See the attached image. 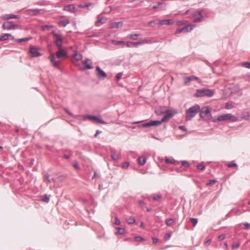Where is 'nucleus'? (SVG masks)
<instances>
[{
    "instance_id": "f257e3e1",
    "label": "nucleus",
    "mask_w": 250,
    "mask_h": 250,
    "mask_svg": "<svg viewBox=\"0 0 250 250\" xmlns=\"http://www.w3.org/2000/svg\"><path fill=\"white\" fill-rule=\"evenodd\" d=\"M176 112L175 111H168L161 121H151L149 122L145 123L142 125L143 127H149L151 126H157L163 122H166L169 120Z\"/></svg>"
},
{
    "instance_id": "f03ea898",
    "label": "nucleus",
    "mask_w": 250,
    "mask_h": 250,
    "mask_svg": "<svg viewBox=\"0 0 250 250\" xmlns=\"http://www.w3.org/2000/svg\"><path fill=\"white\" fill-rule=\"evenodd\" d=\"M200 111V107L198 104L189 108L186 112V120H191Z\"/></svg>"
},
{
    "instance_id": "7ed1b4c3",
    "label": "nucleus",
    "mask_w": 250,
    "mask_h": 250,
    "mask_svg": "<svg viewBox=\"0 0 250 250\" xmlns=\"http://www.w3.org/2000/svg\"><path fill=\"white\" fill-rule=\"evenodd\" d=\"M237 120L238 118L236 116L232 115L231 114L228 113L220 115L217 118H214L213 121L215 123L226 121L234 122L237 121Z\"/></svg>"
},
{
    "instance_id": "20e7f679",
    "label": "nucleus",
    "mask_w": 250,
    "mask_h": 250,
    "mask_svg": "<svg viewBox=\"0 0 250 250\" xmlns=\"http://www.w3.org/2000/svg\"><path fill=\"white\" fill-rule=\"evenodd\" d=\"M205 11H197L194 13H192L190 10H187L184 15H188L189 14H192V17L194 18L193 20L194 22H199L201 21L202 18L204 17V14L205 13Z\"/></svg>"
},
{
    "instance_id": "39448f33",
    "label": "nucleus",
    "mask_w": 250,
    "mask_h": 250,
    "mask_svg": "<svg viewBox=\"0 0 250 250\" xmlns=\"http://www.w3.org/2000/svg\"><path fill=\"white\" fill-rule=\"evenodd\" d=\"M52 34L53 36L54 43L56 46L58 48H62L63 41L62 35L60 33H55L54 31L52 32Z\"/></svg>"
},
{
    "instance_id": "423d86ee",
    "label": "nucleus",
    "mask_w": 250,
    "mask_h": 250,
    "mask_svg": "<svg viewBox=\"0 0 250 250\" xmlns=\"http://www.w3.org/2000/svg\"><path fill=\"white\" fill-rule=\"evenodd\" d=\"M214 92L210 89H198L196 91L195 96L197 97L208 96L211 97L214 95Z\"/></svg>"
},
{
    "instance_id": "0eeeda50",
    "label": "nucleus",
    "mask_w": 250,
    "mask_h": 250,
    "mask_svg": "<svg viewBox=\"0 0 250 250\" xmlns=\"http://www.w3.org/2000/svg\"><path fill=\"white\" fill-rule=\"evenodd\" d=\"M200 111V117L204 120H208L211 118V109L209 107H204Z\"/></svg>"
},
{
    "instance_id": "6e6552de",
    "label": "nucleus",
    "mask_w": 250,
    "mask_h": 250,
    "mask_svg": "<svg viewBox=\"0 0 250 250\" xmlns=\"http://www.w3.org/2000/svg\"><path fill=\"white\" fill-rule=\"evenodd\" d=\"M40 48L36 47L33 45H30L29 53L32 58L38 57L42 55L39 52Z\"/></svg>"
},
{
    "instance_id": "1a4fd4ad",
    "label": "nucleus",
    "mask_w": 250,
    "mask_h": 250,
    "mask_svg": "<svg viewBox=\"0 0 250 250\" xmlns=\"http://www.w3.org/2000/svg\"><path fill=\"white\" fill-rule=\"evenodd\" d=\"M18 24L15 23L13 21H6L3 22L2 28L4 30L15 29L18 27Z\"/></svg>"
},
{
    "instance_id": "9d476101",
    "label": "nucleus",
    "mask_w": 250,
    "mask_h": 250,
    "mask_svg": "<svg viewBox=\"0 0 250 250\" xmlns=\"http://www.w3.org/2000/svg\"><path fill=\"white\" fill-rule=\"evenodd\" d=\"M58 51L56 52V56L58 59L60 60H64L66 59L67 56V52L62 48H58Z\"/></svg>"
},
{
    "instance_id": "9b49d317",
    "label": "nucleus",
    "mask_w": 250,
    "mask_h": 250,
    "mask_svg": "<svg viewBox=\"0 0 250 250\" xmlns=\"http://www.w3.org/2000/svg\"><path fill=\"white\" fill-rule=\"evenodd\" d=\"M85 118L88 119L95 123H99V124H104V122L101 118L98 116L91 115H87L85 116Z\"/></svg>"
},
{
    "instance_id": "f8f14e48",
    "label": "nucleus",
    "mask_w": 250,
    "mask_h": 250,
    "mask_svg": "<svg viewBox=\"0 0 250 250\" xmlns=\"http://www.w3.org/2000/svg\"><path fill=\"white\" fill-rule=\"evenodd\" d=\"M96 75L100 80L104 79L107 76L106 73L98 66L96 67Z\"/></svg>"
},
{
    "instance_id": "ddd939ff",
    "label": "nucleus",
    "mask_w": 250,
    "mask_h": 250,
    "mask_svg": "<svg viewBox=\"0 0 250 250\" xmlns=\"http://www.w3.org/2000/svg\"><path fill=\"white\" fill-rule=\"evenodd\" d=\"M193 25L191 24H188L183 28H178L175 31V34H179L182 32H188L192 29Z\"/></svg>"
},
{
    "instance_id": "4468645a",
    "label": "nucleus",
    "mask_w": 250,
    "mask_h": 250,
    "mask_svg": "<svg viewBox=\"0 0 250 250\" xmlns=\"http://www.w3.org/2000/svg\"><path fill=\"white\" fill-rule=\"evenodd\" d=\"M174 23L173 19H165L159 21L157 24L159 26H163L165 25H172Z\"/></svg>"
},
{
    "instance_id": "2eb2a0df",
    "label": "nucleus",
    "mask_w": 250,
    "mask_h": 250,
    "mask_svg": "<svg viewBox=\"0 0 250 250\" xmlns=\"http://www.w3.org/2000/svg\"><path fill=\"white\" fill-rule=\"evenodd\" d=\"M49 59L50 62L53 64V66L58 69H60V67L59 66V61H56L55 56L53 53H51L49 57Z\"/></svg>"
},
{
    "instance_id": "dca6fc26",
    "label": "nucleus",
    "mask_w": 250,
    "mask_h": 250,
    "mask_svg": "<svg viewBox=\"0 0 250 250\" xmlns=\"http://www.w3.org/2000/svg\"><path fill=\"white\" fill-rule=\"evenodd\" d=\"M9 39L14 41L15 38L11 34L8 33L1 34L0 36V41H4Z\"/></svg>"
},
{
    "instance_id": "f3484780",
    "label": "nucleus",
    "mask_w": 250,
    "mask_h": 250,
    "mask_svg": "<svg viewBox=\"0 0 250 250\" xmlns=\"http://www.w3.org/2000/svg\"><path fill=\"white\" fill-rule=\"evenodd\" d=\"M83 65H85V66L84 68V69H90L93 68L92 66V62L91 60L89 59H86L82 62Z\"/></svg>"
},
{
    "instance_id": "a211bd4d",
    "label": "nucleus",
    "mask_w": 250,
    "mask_h": 250,
    "mask_svg": "<svg viewBox=\"0 0 250 250\" xmlns=\"http://www.w3.org/2000/svg\"><path fill=\"white\" fill-rule=\"evenodd\" d=\"M123 25V21L110 22V29H119Z\"/></svg>"
},
{
    "instance_id": "6ab92c4d",
    "label": "nucleus",
    "mask_w": 250,
    "mask_h": 250,
    "mask_svg": "<svg viewBox=\"0 0 250 250\" xmlns=\"http://www.w3.org/2000/svg\"><path fill=\"white\" fill-rule=\"evenodd\" d=\"M19 18L20 17L19 16L13 14H6L2 15L1 17V18L4 20H8L13 19H19Z\"/></svg>"
},
{
    "instance_id": "aec40b11",
    "label": "nucleus",
    "mask_w": 250,
    "mask_h": 250,
    "mask_svg": "<svg viewBox=\"0 0 250 250\" xmlns=\"http://www.w3.org/2000/svg\"><path fill=\"white\" fill-rule=\"evenodd\" d=\"M199 79L198 77L194 76H191L189 77H185L184 78V84H188V83H189L191 81L193 80H198Z\"/></svg>"
},
{
    "instance_id": "412c9836",
    "label": "nucleus",
    "mask_w": 250,
    "mask_h": 250,
    "mask_svg": "<svg viewBox=\"0 0 250 250\" xmlns=\"http://www.w3.org/2000/svg\"><path fill=\"white\" fill-rule=\"evenodd\" d=\"M75 7L74 5L69 4L64 7L63 9L65 11H69L70 12H74Z\"/></svg>"
},
{
    "instance_id": "4be33fe9",
    "label": "nucleus",
    "mask_w": 250,
    "mask_h": 250,
    "mask_svg": "<svg viewBox=\"0 0 250 250\" xmlns=\"http://www.w3.org/2000/svg\"><path fill=\"white\" fill-rule=\"evenodd\" d=\"M139 42H125V45H126L128 47H131L132 46L137 47L139 44Z\"/></svg>"
},
{
    "instance_id": "5701e85b",
    "label": "nucleus",
    "mask_w": 250,
    "mask_h": 250,
    "mask_svg": "<svg viewBox=\"0 0 250 250\" xmlns=\"http://www.w3.org/2000/svg\"><path fill=\"white\" fill-rule=\"evenodd\" d=\"M115 229L117 230L116 234H124L126 232L125 229L124 228L117 227Z\"/></svg>"
},
{
    "instance_id": "b1692460",
    "label": "nucleus",
    "mask_w": 250,
    "mask_h": 250,
    "mask_svg": "<svg viewBox=\"0 0 250 250\" xmlns=\"http://www.w3.org/2000/svg\"><path fill=\"white\" fill-rule=\"evenodd\" d=\"M140 35L139 34H129L126 36V38L128 39H131L133 40H136L138 39Z\"/></svg>"
},
{
    "instance_id": "393cba45",
    "label": "nucleus",
    "mask_w": 250,
    "mask_h": 250,
    "mask_svg": "<svg viewBox=\"0 0 250 250\" xmlns=\"http://www.w3.org/2000/svg\"><path fill=\"white\" fill-rule=\"evenodd\" d=\"M106 21H107L106 18H100L95 22V25L98 26L100 25V23H104L106 22Z\"/></svg>"
},
{
    "instance_id": "a878e982",
    "label": "nucleus",
    "mask_w": 250,
    "mask_h": 250,
    "mask_svg": "<svg viewBox=\"0 0 250 250\" xmlns=\"http://www.w3.org/2000/svg\"><path fill=\"white\" fill-rule=\"evenodd\" d=\"M32 39V37H27V38H21V39H15L14 41L17 42H27Z\"/></svg>"
},
{
    "instance_id": "bb28decb",
    "label": "nucleus",
    "mask_w": 250,
    "mask_h": 250,
    "mask_svg": "<svg viewBox=\"0 0 250 250\" xmlns=\"http://www.w3.org/2000/svg\"><path fill=\"white\" fill-rule=\"evenodd\" d=\"M146 162V158L145 157L141 156L138 158V164L141 166H143Z\"/></svg>"
},
{
    "instance_id": "cd10ccee",
    "label": "nucleus",
    "mask_w": 250,
    "mask_h": 250,
    "mask_svg": "<svg viewBox=\"0 0 250 250\" xmlns=\"http://www.w3.org/2000/svg\"><path fill=\"white\" fill-rule=\"evenodd\" d=\"M73 56L77 61H80L83 58L82 55L79 54L77 51L74 53Z\"/></svg>"
},
{
    "instance_id": "c85d7f7f",
    "label": "nucleus",
    "mask_w": 250,
    "mask_h": 250,
    "mask_svg": "<svg viewBox=\"0 0 250 250\" xmlns=\"http://www.w3.org/2000/svg\"><path fill=\"white\" fill-rule=\"evenodd\" d=\"M40 10L38 9H35L33 10H29V14L31 15H36L39 14Z\"/></svg>"
},
{
    "instance_id": "c756f323",
    "label": "nucleus",
    "mask_w": 250,
    "mask_h": 250,
    "mask_svg": "<svg viewBox=\"0 0 250 250\" xmlns=\"http://www.w3.org/2000/svg\"><path fill=\"white\" fill-rule=\"evenodd\" d=\"M112 43L115 45H122V47H124L125 45V42L123 41H117L115 40L112 41Z\"/></svg>"
},
{
    "instance_id": "7c9ffc66",
    "label": "nucleus",
    "mask_w": 250,
    "mask_h": 250,
    "mask_svg": "<svg viewBox=\"0 0 250 250\" xmlns=\"http://www.w3.org/2000/svg\"><path fill=\"white\" fill-rule=\"evenodd\" d=\"M165 162L167 164H174L175 160L172 158H166L165 159Z\"/></svg>"
},
{
    "instance_id": "2f4dec72",
    "label": "nucleus",
    "mask_w": 250,
    "mask_h": 250,
    "mask_svg": "<svg viewBox=\"0 0 250 250\" xmlns=\"http://www.w3.org/2000/svg\"><path fill=\"white\" fill-rule=\"evenodd\" d=\"M188 21H176V24L178 26H181V25H186V24L188 23Z\"/></svg>"
},
{
    "instance_id": "473e14b6",
    "label": "nucleus",
    "mask_w": 250,
    "mask_h": 250,
    "mask_svg": "<svg viewBox=\"0 0 250 250\" xmlns=\"http://www.w3.org/2000/svg\"><path fill=\"white\" fill-rule=\"evenodd\" d=\"M174 222V221L173 219H168L166 220V223L168 226H171Z\"/></svg>"
},
{
    "instance_id": "72a5a7b5",
    "label": "nucleus",
    "mask_w": 250,
    "mask_h": 250,
    "mask_svg": "<svg viewBox=\"0 0 250 250\" xmlns=\"http://www.w3.org/2000/svg\"><path fill=\"white\" fill-rule=\"evenodd\" d=\"M69 21L68 20H66L64 21H60V24L63 27H65L67 24L69 23Z\"/></svg>"
},
{
    "instance_id": "f704fd0d",
    "label": "nucleus",
    "mask_w": 250,
    "mask_h": 250,
    "mask_svg": "<svg viewBox=\"0 0 250 250\" xmlns=\"http://www.w3.org/2000/svg\"><path fill=\"white\" fill-rule=\"evenodd\" d=\"M42 200L45 203H48L50 201V197L47 194H45L43 197H42Z\"/></svg>"
},
{
    "instance_id": "c9c22d12",
    "label": "nucleus",
    "mask_w": 250,
    "mask_h": 250,
    "mask_svg": "<svg viewBox=\"0 0 250 250\" xmlns=\"http://www.w3.org/2000/svg\"><path fill=\"white\" fill-rule=\"evenodd\" d=\"M127 222L129 224H132L135 223V219L133 217H129L126 219Z\"/></svg>"
},
{
    "instance_id": "e433bc0d",
    "label": "nucleus",
    "mask_w": 250,
    "mask_h": 250,
    "mask_svg": "<svg viewBox=\"0 0 250 250\" xmlns=\"http://www.w3.org/2000/svg\"><path fill=\"white\" fill-rule=\"evenodd\" d=\"M233 107H234L233 104L232 103H231V102L227 103L226 104V106H225L226 108L228 109H231Z\"/></svg>"
},
{
    "instance_id": "4c0bfd02",
    "label": "nucleus",
    "mask_w": 250,
    "mask_h": 250,
    "mask_svg": "<svg viewBox=\"0 0 250 250\" xmlns=\"http://www.w3.org/2000/svg\"><path fill=\"white\" fill-rule=\"evenodd\" d=\"M139 43H139L140 45H142L144 43H151V41L150 40L145 39V40L142 41L141 42H139Z\"/></svg>"
},
{
    "instance_id": "58836bf2",
    "label": "nucleus",
    "mask_w": 250,
    "mask_h": 250,
    "mask_svg": "<svg viewBox=\"0 0 250 250\" xmlns=\"http://www.w3.org/2000/svg\"><path fill=\"white\" fill-rule=\"evenodd\" d=\"M241 65L243 67L250 69V62H243V63H242Z\"/></svg>"
},
{
    "instance_id": "ea45409f",
    "label": "nucleus",
    "mask_w": 250,
    "mask_h": 250,
    "mask_svg": "<svg viewBox=\"0 0 250 250\" xmlns=\"http://www.w3.org/2000/svg\"><path fill=\"white\" fill-rule=\"evenodd\" d=\"M190 221L191 222V223H192L193 226L194 227H195L196 226V225L197 224V223L198 222L197 219H196V218H190Z\"/></svg>"
},
{
    "instance_id": "a19ab883",
    "label": "nucleus",
    "mask_w": 250,
    "mask_h": 250,
    "mask_svg": "<svg viewBox=\"0 0 250 250\" xmlns=\"http://www.w3.org/2000/svg\"><path fill=\"white\" fill-rule=\"evenodd\" d=\"M216 183V181L215 180H210L208 181L207 185L209 186H211L214 185Z\"/></svg>"
},
{
    "instance_id": "79ce46f5",
    "label": "nucleus",
    "mask_w": 250,
    "mask_h": 250,
    "mask_svg": "<svg viewBox=\"0 0 250 250\" xmlns=\"http://www.w3.org/2000/svg\"><path fill=\"white\" fill-rule=\"evenodd\" d=\"M161 198L159 194H155L153 196V199L155 201H159Z\"/></svg>"
},
{
    "instance_id": "37998d69",
    "label": "nucleus",
    "mask_w": 250,
    "mask_h": 250,
    "mask_svg": "<svg viewBox=\"0 0 250 250\" xmlns=\"http://www.w3.org/2000/svg\"><path fill=\"white\" fill-rule=\"evenodd\" d=\"M162 5L161 3L158 2L155 5H153L151 7V9H154L159 8Z\"/></svg>"
},
{
    "instance_id": "c03bdc74",
    "label": "nucleus",
    "mask_w": 250,
    "mask_h": 250,
    "mask_svg": "<svg viewBox=\"0 0 250 250\" xmlns=\"http://www.w3.org/2000/svg\"><path fill=\"white\" fill-rule=\"evenodd\" d=\"M114 223L116 225H120L121 224L120 220L117 217L115 218V221Z\"/></svg>"
},
{
    "instance_id": "a18cd8bd",
    "label": "nucleus",
    "mask_w": 250,
    "mask_h": 250,
    "mask_svg": "<svg viewBox=\"0 0 250 250\" xmlns=\"http://www.w3.org/2000/svg\"><path fill=\"white\" fill-rule=\"evenodd\" d=\"M171 233H167L166 234L165 236V240H168L170 237H171Z\"/></svg>"
},
{
    "instance_id": "49530a36",
    "label": "nucleus",
    "mask_w": 250,
    "mask_h": 250,
    "mask_svg": "<svg viewBox=\"0 0 250 250\" xmlns=\"http://www.w3.org/2000/svg\"><path fill=\"white\" fill-rule=\"evenodd\" d=\"M197 167L199 169L201 170H203L205 169L204 166L202 164L198 165Z\"/></svg>"
},
{
    "instance_id": "de8ad7c7",
    "label": "nucleus",
    "mask_w": 250,
    "mask_h": 250,
    "mask_svg": "<svg viewBox=\"0 0 250 250\" xmlns=\"http://www.w3.org/2000/svg\"><path fill=\"white\" fill-rule=\"evenodd\" d=\"M44 178H45V180L47 181L48 183L51 182V180L49 178V176L48 174H46L45 175Z\"/></svg>"
},
{
    "instance_id": "09e8293b",
    "label": "nucleus",
    "mask_w": 250,
    "mask_h": 250,
    "mask_svg": "<svg viewBox=\"0 0 250 250\" xmlns=\"http://www.w3.org/2000/svg\"><path fill=\"white\" fill-rule=\"evenodd\" d=\"M134 239L136 241H141L144 240V239L141 236H136Z\"/></svg>"
},
{
    "instance_id": "8fccbe9b",
    "label": "nucleus",
    "mask_w": 250,
    "mask_h": 250,
    "mask_svg": "<svg viewBox=\"0 0 250 250\" xmlns=\"http://www.w3.org/2000/svg\"><path fill=\"white\" fill-rule=\"evenodd\" d=\"M182 165L185 167H188L189 166V163L186 161H182Z\"/></svg>"
},
{
    "instance_id": "3c124183",
    "label": "nucleus",
    "mask_w": 250,
    "mask_h": 250,
    "mask_svg": "<svg viewBox=\"0 0 250 250\" xmlns=\"http://www.w3.org/2000/svg\"><path fill=\"white\" fill-rule=\"evenodd\" d=\"M122 76V73H119L117 74L116 76V80L118 81L121 78Z\"/></svg>"
},
{
    "instance_id": "603ef678",
    "label": "nucleus",
    "mask_w": 250,
    "mask_h": 250,
    "mask_svg": "<svg viewBox=\"0 0 250 250\" xmlns=\"http://www.w3.org/2000/svg\"><path fill=\"white\" fill-rule=\"evenodd\" d=\"M240 246V244L239 243H234L232 244V248L233 249H236V248H238Z\"/></svg>"
},
{
    "instance_id": "864d4df0",
    "label": "nucleus",
    "mask_w": 250,
    "mask_h": 250,
    "mask_svg": "<svg viewBox=\"0 0 250 250\" xmlns=\"http://www.w3.org/2000/svg\"><path fill=\"white\" fill-rule=\"evenodd\" d=\"M244 228L245 229H250V224L249 223H245L243 224Z\"/></svg>"
},
{
    "instance_id": "5fc2aeb1",
    "label": "nucleus",
    "mask_w": 250,
    "mask_h": 250,
    "mask_svg": "<svg viewBox=\"0 0 250 250\" xmlns=\"http://www.w3.org/2000/svg\"><path fill=\"white\" fill-rule=\"evenodd\" d=\"M228 166L229 167H236L237 166V165L234 163L231 162L229 164Z\"/></svg>"
},
{
    "instance_id": "6e6d98bb",
    "label": "nucleus",
    "mask_w": 250,
    "mask_h": 250,
    "mask_svg": "<svg viewBox=\"0 0 250 250\" xmlns=\"http://www.w3.org/2000/svg\"><path fill=\"white\" fill-rule=\"evenodd\" d=\"M128 166H129V164H128V162H125V163L123 164L122 167H123L124 168H127V167H128Z\"/></svg>"
},
{
    "instance_id": "4d7b16f0",
    "label": "nucleus",
    "mask_w": 250,
    "mask_h": 250,
    "mask_svg": "<svg viewBox=\"0 0 250 250\" xmlns=\"http://www.w3.org/2000/svg\"><path fill=\"white\" fill-rule=\"evenodd\" d=\"M73 166L77 169H80L79 165L78 163L77 162L74 163Z\"/></svg>"
},
{
    "instance_id": "13d9d810",
    "label": "nucleus",
    "mask_w": 250,
    "mask_h": 250,
    "mask_svg": "<svg viewBox=\"0 0 250 250\" xmlns=\"http://www.w3.org/2000/svg\"><path fill=\"white\" fill-rule=\"evenodd\" d=\"M64 110L69 116H70L71 117L73 116L72 113L70 111H69V110L68 109L65 108Z\"/></svg>"
},
{
    "instance_id": "bf43d9fd",
    "label": "nucleus",
    "mask_w": 250,
    "mask_h": 250,
    "mask_svg": "<svg viewBox=\"0 0 250 250\" xmlns=\"http://www.w3.org/2000/svg\"><path fill=\"white\" fill-rule=\"evenodd\" d=\"M157 22L151 21L148 22V25L150 26H153V24H157Z\"/></svg>"
},
{
    "instance_id": "052dcab7",
    "label": "nucleus",
    "mask_w": 250,
    "mask_h": 250,
    "mask_svg": "<svg viewBox=\"0 0 250 250\" xmlns=\"http://www.w3.org/2000/svg\"><path fill=\"white\" fill-rule=\"evenodd\" d=\"M225 238V235H224V234H222V235H219V236H218V239H219L220 240H224Z\"/></svg>"
},
{
    "instance_id": "680f3d73",
    "label": "nucleus",
    "mask_w": 250,
    "mask_h": 250,
    "mask_svg": "<svg viewBox=\"0 0 250 250\" xmlns=\"http://www.w3.org/2000/svg\"><path fill=\"white\" fill-rule=\"evenodd\" d=\"M112 158L114 160H117L118 159L119 157H118V155H117L113 154L112 155Z\"/></svg>"
},
{
    "instance_id": "e2e57ef3",
    "label": "nucleus",
    "mask_w": 250,
    "mask_h": 250,
    "mask_svg": "<svg viewBox=\"0 0 250 250\" xmlns=\"http://www.w3.org/2000/svg\"><path fill=\"white\" fill-rule=\"evenodd\" d=\"M152 240H153V243L154 244L157 243L159 241V240L157 238H153Z\"/></svg>"
},
{
    "instance_id": "0e129e2a",
    "label": "nucleus",
    "mask_w": 250,
    "mask_h": 250,
    "mask_svg": "<svg viewBox=\"0 0 250 250\" xmlns=\"http://www.w3.org/2000/svg\"><path fill=\"white\" fill-rule=\"evenodd\" d=\"M92 5L91 3H88L87 4H84V8H88Z\"/></svg>"
},
{
    "instance_id": "69168bd1",
    "label": "nucleus",
    "mask_w": 250,
    "mask_h": 250,
    "mask_svg": "<svg viewBox=\"0 0 250 250\" xmlns=\"http://www.w3.org/2000/svg\"><path fill=\"white\" fill-rule=\"evenodd\" d=\"M179 128L181 130H184V131L186 130V128H185V127L184 126H180Z\"/></svg>"
},
{
    "instance_id": "338daca9",
    "label": "nucleus",
    "mask_w": 250,
    "mask_h": 250,
    "mask_svg": "<svg viewBox=\"0 0 250 250\" xmlns=\"http://www.w3.org/2000/svg\"><path fill=\"white\" fill-rule=\"evenodd\" d=\"M101 133V131H99V130H97V132H96V134L94 135V136H95V137H97V135H98L99 134Z\"/></svg>"
},
{
    "instance_id": "774afa93",
    "label": "nucleus",
    "mask_w": 250,
    "mask_h": 250,
    "mask_svg": "<svg viewBox=\"0 0 250 250\" xmlns=\"http://www.w3.org/2000/svg\"><path fill=\"white\" fill-rule=\"evenodd\" d=\"M64 159H68L70 158V156L69 155H64L63 157Z\"/></svg>"
}]
</instances>
